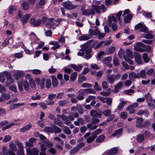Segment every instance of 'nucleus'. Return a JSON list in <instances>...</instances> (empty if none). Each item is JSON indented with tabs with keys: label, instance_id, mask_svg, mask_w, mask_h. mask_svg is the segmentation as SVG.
<instances>
[{
	"label": "nucleus",
	"instance_id": "obj_1",
	"mask_svg": "<svg viewBox=\"0 0 155 155\" xmlns=\"http://www.w3.org/2000/svg\"><path fill=\"white\" fill-rule=\"evenodd\" d=\"M120 76V74H119L116 75L114 74H108L107 75V80L109 83L112 84L117 80L119 79Z\"/></svg>",
	"mask_w": 155,
	"mask_h": 155
},
{
	"label": "nucleus",
	"instance_id": "obj_2",
	"mask_svg": "<svg viewBox=\"0 0 155 155\" xmlns=\"http://www.w3.org/2000/svg\"><path fill=\"white\" fill-rule=\"evenodd\" d=\"M129 9H126L124 11L122 15L124 17V21L125 23H129L132 18V15L131 14L129 13Z\"/></svg>",
	"mask_w": 155,
	"mask_h": 155
},
{
	"label": "nucleus",
	"instance_id": "obj_3",
	"mask_svg": "<svg viewBox=\"0 0 155 155\" xmlns=\"http://www.w3.org/2000/svg\"><path fill=\"white\" fill-rule=\"evenodd\" d=\"M136 29H139V31L141 32H146L148 31V28L143 24L139 23L136 25L135 27Z\"/></svg>",
	"mask_w": 155,
	"mask_h": 155
},
{
	"label": "nucleus",
	"instance_id": "obj_4",
	"mask_svg": "<svg viewBox=\"0 0 155 155\" xmlns=\"http://www.w3.org/2000/svg\"><path fill=\"white\" fill-rule=\"evenodd\" d=\"M63 6L66 9L71 10L76 8V5H73L71 2L68 1L63 3Z\"/></svg>",
	"mask_w": 155,
	"mask_h": 155
},
{
	"label": "nucleus",
	"instance_id": "obj_5",
	"mask_svg": "<svg viewBox=\"0 0 155 155\" xmlns=\"http://www.w3.org/2000/svg\"><path fill=\"white\" fill-rule=\"evenodd\" d=\"M92 8L95 10L96 12L98 13H101V10L102 11V12H104L106 10V8L104 5L103 4L101 5L100 6L92 5Z\"/></svg>",
	"mask_w": 155,
	"mask_h": 155
},
{
	"label": "nucleus",
	"instance_id": "obj_6",
	"mask_svg": "<svg viewBox=\"0 0 155 155\" xmlns=\"http://www.w3.org/2000/svg\"><path fill=\"white\" fill-rule=\"evenodd\" d=\"M16 145L18 148V150L17 152L18 155H24V148L22 143L18 142Z\"/></svg>",
	"mask_w": 155,
	"mask_h": 155
},
{
	"label": "nucleus",
	"instance_id": "obj_7",
	"mask_svg": "<svg viewBox=\"0 0 155 155\" xmlns=\"http://www.w3.org/2000/svg\"><path fill=\"white\" fill-rule=\"evenodd\" d=\"M26 151L27 155H38L39 151L37 149L28 148L27 149Z\"/></svg>",
	"mask_w": 155,
	"mask_h": 155
},
{
	"label": "nucleus",
	"instance_id": "obj_8",
	"mask_svg": "<svg viewBox=\"0 0 155 155\" xmlns=\"http://www.w3.org/2000/svg\"><path fill=\"white\" fill-rule=\"evenodd\" d=\"M29 21L31 24L35 26H39L41 24V21L40 19L35 20L34 18H31Z\"/></svg>",
	"mask_w": 155,
	"mask_h": 155
},
{
	"label": "nucleus",
	"instance_id": "obj_9",
	"mask_svg": "<svg viewBox=\"0 0 155 155\" xmlns=\"http://www.w3.org/2000/svg\"><path fill=\"white\" fill-rule=\"evenodd\" d=\"M117 152V148L114 147L106 151L104 153V154L105 155H114L116 154Z\"/></svg>",
	"mask_w": 155,
	"mask_h": 155
},
{
	"label": "nucleus",
	"instance_id": "obj_10",
	"mask_svg": "<svg viewBox=\"0 0 155 155\" xmlns=\"http://www.w3.org/2000/svg\"><path fill=\"white\" fill-rule=\"evenodd\" d=\"M84 9V7H82L81 8L82 11V14L84 15H88L91 14H94L95 12L92 9L89 10L86 9L83 10Z\"/></svg>",
	"mask_w": 155,
	"mask_h": 155
},
{
	"label": "nucleus",
	"instance_id": "obj_11",
	"mask_svg": "<svg viewBox=\"0 0 155 155\" xmlns=\"http://www.w3.org/2000/svg\"><path fill=\"white\" fill-rule=\"evenodd\" d=\"M112 59V58L110 56L105 58L103 60V63L107 66H108L109 68H111L112 67V65L110 63V62L111 61Z\"/></svg>",
	"mask_w": 155,
	"mask_h": 155
},
{
	"label": "nucleus",
	"instance_id": "obj_12",
	"mask_svg": "<svg viewBox=\"0 0 155 155\" xmlns=\"http://www.w3.org/2000/svg\"><path fill=\"white\" fill-rule=\"evenodd\" d=\"M5 75L6 77L7 78L6 83L8 84H10L13 83L14 81V79L11 77V75L8 72L5 73Z\"/></svg>",
	"mask_w": 155,
	"mask_h": 155
},
{
	"label": "nucleus",
	"instance_id": "obj_13",
	"mask_svg": "<svg viewBox=\"0 0 155 155\" xmlns=\"http://www.w3.org/2000/svg\"><path fill=\"white\" fill-rule=\"evenodd\" d=\"M134 56L135 60L138 64H141L142 63L141 56L137 52H134Z\"/></svg>",
	"mask_w": 155,
	"mask_h": 155
},
{
	"label": "nucleus",
	"instance_id": "obj_14",
	"mask_svg": "<svg viewBox=\"0 0 155 155\" xmlns=\"http://www.w3.org/2000/svg\"><path fill=\"white\" fill-rule=\"evenodd\" d=\"M90 114L92 117L94 118H100L101 117V114L96 110H91L90 112Z\"/></svg>",
	"mask_w": 155,
	"mask_h": 155
},
{
	"label": "nucleus",
	"instance_id": "obj_15",
	"mask_svg": "<svg viewBox=\"0 0 155 155\" xmlns=\"http://www.w3.org/2000/svg\"><path fill=\"white\" fill-rule=\"evenodd\" d=\"M143 119L142 118L138 117L136 121V126L139 128L143 126Z\"/></svg>",
	"mask_w": 155,
	"mask_h": 155
},
{
	"label": "nucleus",
	"instance_id": "obj_16",
	"mask_svg": "<svg viewBox=\"0 0 155 155\" xmlns=\"http://www.w3.org/2000/svg\"><path fill=\"white\" fill-rule=\"evenodd\" d=\"M70 66L73 68L74 71H79L83 67V65L81 64H79L77 66L75 64H71Z\"/></svg>",
	"mask_w": 155,
	"mask_h": 155
},
{
	"label": "nucleus",
	"instance_id": "obj_17",
	"mask_svg": "<svg viewBox=\"0 0 155 155\" xmlns=\"http://www.w3.org/2000/svg\"><path fill=\"white\" fill-rule=\"evenodd\" d=\"M61 117L64 121V123L66 124L69 126L71 123V122L69 120L68 117L65 115L62 114L61 116Z\"/></svg>",
	"mask_w": 155,
	"mask_h": 155
},
{
	"label": "nucleus",
	"instance_id": "obj_18",
	"mask_svg": "<svg viewBox=\"0 0 155 155\" xmlns=\"http://www.w3.org/2000/svg\"><path fill=\"white\" fill-rule=\"evenodd\" d=\"M117 18L114 15L110 16L108 19V23L110 26H111L112 23V21L114 22H117Z\"/></svg>",
	"mask_w": 155,
	"mask_h": 155
},
{
	"label": "nucleus",
	"instance_id": "obj_19",
	"mask_svg": "<svg viewBox=\"0 0 155 155\" xmlns=\"http://www.w3.org/2000/svg\"><path fill=\"white\" fill-rule=\"evenodd\" d=\"M31 16V15L30 14H27L24 15V17L22 18L21 20L22 23L23 24L26 23Z\"/></svg>",
	"mask_w": 155,
	"mask_h": 155
},
{
	"label": "nucleus",
	"instance_id": "obj_20",
	"mask_svg": "<svg viewBox=\"0 0 155 155\" xmlns=\"http://www.w3.org/2000/svg\"><path fill=\"white\" fill-rule=\"evenodd\" d=\"M22 9L24 11L27 10L29 8L28 3L27 2H23L21 4Z\"/></svg>",
	"mask_w": 155,
	"mask_h": 155
},
{
	"label": "nucleus",
	"instance_id": "obj_21",
	"mask_svg": "<svg viewBox=\"0 0 155 155\" xmlns=\"http://www.w3.org/2000/svg\"><path fill=\"white\" fill-rule=\"evenodd\" d=\"M52 79V84L53 86L54 87H57L58 84V81L55 76L52 75L51 77Z\"/></svg>",
	"mask_w": 155,
	"mask_h": 155
},
{
	"label": "nucleus",
	"instance_id": "obj_22",
	"mask_svg": "<svg viewBox=\"0 0 155 155\" xmlns=\"http://www.w3.org/2000/svg\"><path fill=\"white\" fill-rule=\"evenodd\" d=\"M32 126L31 124H29L25 125L24 127L21 128L20 129V131L21 132H24L27 131L30 129Z\"/></svg>",
	"mask_w": 155,
	"mask_h": 155
},
{
	"label": "nucleus",
	"instance_id": "obj_23",
	"mask_svg": "<svg viewBox=\"0 0 155 155\" xmlns=\"http://www.w3.org/2000/svg\"><path fill=\"white\" fill-rule=\"evenodd\" d=\"M25 75L24 73L21 71H17L15 74V79L17 80L20 79L21 77H24Z\"/></svg>",
	"mask_w": 155,
	"mask_h": 155
},
{
	"label": "nucleus",
	"instance_id": "obj_24",
	"mask_svg": "<svg viewBox=\"0 0 155 155\" xmlns=\"http://www.w3.org/2000/svg\"><path fill=\"white\" fill-rule=\"evenodd\" d=\"M129 77L130 80L133 79L135 78H138L140 77L139 74V73L136 74V73L132 72L130 73L129 75Z\"/></svg>",
	"mask_w": 155,
	"mask_h": 155
},
{
	"label": "nucleus",
	"instance_id": "obj_25",
	"mask_svg": "<svg viewBox=\"0 0 155 155\" xmlns=\"http://www.w3.org/2000/svg\"><path fill=\"white\" fill-rule=\"evenodd\" d=\"M122 131V129H120L117 130L114 133L112 134V136L118 137L121 135Z\"/></svg>",
	"mask_w": 155,
	"mask_h": 155
},
{
	"label": "nucleus",
	"instance_id": "obj_26",
	"mask_svg": "<svg viewBox=\"0 0 155 155\" xmlns=\"http://www.w3.org/2000/svg\"><path fill=\"white\" fill-rule=\"evenodd\" d=\"M89 32L90 34L93 35H98L100 33V31L97 28L94 29L89 30Z\"/></svg>",
	"mask_w": 155,
	"mask_h": 155
},
{
	"label": "nucleus",
	"instance_id": "obj_27",
	"mask_svg": "<svg viewBox=\"0 0 155 155\" xmlns=\"http://www.w3.org/2000/svg\"><path fill=\"white\" fill-rule=\"evenodd\" d=\"M91 53V49H88L86 51L85 56L86 59L88 60L91 58L92 55Z\"/></svg>",
	"mask_w": 155,
	"mask_h": 155
},
{
	"label": "nucleus",
	"instance_id": "obj_28",
	"mask_svg": "<svg viewBox=\"0 0 155 155\" xmlns=\"http://www.w3.org/2000/svg\"><path fill=\"white\" fill-rule=\"evenodd\" d=\"M51 19L49 18V28H52L54 30L55 28V26H58V24H56L54 22L53 23V21H51Z\"/></svg>",
	"mask_w": 155,
	"mask_h": 155
},
{
	"label": "nucleus",
	"instance_id": "obj_29",
	"mask_svg": "<svg viewBox=\"0 0 155 155\" xmlns=\"http://www.w3.org/2000/svg\"><path fill=\"white\" fill-rule=\"evenodd\" d=\"M144 137L142 134H139L137 136V140L139 143H141L144 140Z\"/></svg>",
	"mask_w": 155,
	"mask_h": 155
},
{
	"label": "nucleus",
	"instance_id": "obj_30",
	"mask_svg": "<svg viewBox=\"0 0 155 155\" xmlns=\"http://www.w3.org/2000/svg\"><path fill=\"white\" fill-rule=\"evenodd\" d=\"M41 23L45 25L46 26H48V20L47 17H43L41 19Z\"/></svg>",
	"mask_w": 155,
	"mask_h": 155
},
{
	"label": "nucleus",
	"instance_id": "obj_31",
	"mask_svg": "<svg viewBox=\"0 0 155 155\" xmlns=\"http://www.w3.org/2000/svg\"><path fill=\"white\" fill-rule=\"evenodd\" d=\"M126 103V101H122L121 103H119L118 106L117 107V110H121L122 109Z\"/></svg>",
	"mask_w": 155,
	"mask_h": 155
},
{
	"label": "nucleus",
	"instance_id": "obj_32",
	"mask_svg": "<svg viewBox=\"0 0 155 155\" xmlns=\"http://www.w3.org/2000/svg\"><path fill=\"white\" fill-rule=\"evenodd\" d=\"M77 76V73L76 72H74L70 75V79L72 81H74Z\"/></svg>",
	"mask_w": 155,
	"mask_h": 155
},
{
	"label": "nucleus",
	"instance_id": "obj_33",
	"mask_svg": "<svg viewBox=\"0 0 155 155\" xmlns=\"http://www.w3.org/2000/svg\"><path fill=\"white\" fill-rule=\"evenodd\" d=\"M9 146L11 150L14 151H17L18 149L16 145L13 143H11L9 144Z\"/></svg>",
	"mask_w": 155,
	"mask_h": 155
},
{
	"label": "nucleus",
	"instance_id": "obj_34",
	"mask_svg": "<svg viewBox=\"0 0 155 155\" xmlns=\"http://www.w3.org/2000/svg\"><path fill=\"white\" fill-rule=\"evenodd\" d=\"M123 84V83L122 82H120L118 84H117L115 87V91H114V92H117L118 91V89H120L121 86H122V85Z\"/></svg>",
	"mask_w": 155,
	"mask_h": 155
},
{
	"label": "nucleus",
	"instance_id": "obj_35",
	"mask_svg": "<svg viewBox=\"0 0 155 155\" xmlns=\"http://www.w3.org/2000/svg\"><path fill=\"white\" fill-rule=\"evenodd\" d=\"M55 97V94H50L49 95V100H51L50 102H49V105H52L53 104L54 101L52 100Z\"/></svg>",
	"mask_w": 155,
	"mask_h": 155
},
{
	"label": "nucleus",
	"instance_id": "obj_36",
	"mask_svg": "<svg viewBox=\"0 0 155 155\" xmlns=\"http://www.w3.org/2000/svg\"><path fill=\"white\" fill-rule=\"evenodd\" d=\"M90 39L89 36L87 35H83L79 38V39L80 41L87 40Z\"/></svg>",
	"mask_w": 155,
	"mask_h": 155
},
{
	"label": "nucleus",
	"instance_id": "obj_37",
	"mask_svg": "<svg viewBox=\"0 0 155 155\" xmlns=\"http://www.w3.org/2000/svg\"><path fill=\"white\" fill-rule=\"evenodd\" d=\"M23 85L24 89L26 91L28 90L29 89V85L28 82L25 81L23 82Z\"/></svg>",
	"mask_w": 155,
	"mask_h": 155
},
{
	"label": "nucleus",
	"instance_id": "obj_38",
	"mask_svg": "<svg viewBox=\"0 0 155 155\" xmlns=\"http://www.w3.org/2000/svg\"><path fill=\"white\" fill-rule=\"evenodd\" d=\"M122 14V12L121 11L118 12L116 15L115 16L117 19L119 20L120 23H121L122 22V20L120 19V17Z\"/></svg>",
	"mask_w": 155,
	"mask_h": 155
},
{
	"label": "nucleus",
	"instance_id": "obj_39",
	"mask_svg": "<svg viewBox=\"0 0 155 155\" xmlns=\"http://www.w3.org/2000/svg\"><path fill=\"white\" fill-rule=\"evenodd\" d=\"M86 94H95L96 93V91L94 89L92 88L86 89Z\"/></svg>",
	"mask_w": 155,
	"mask_h": 155
},
{
	"label": "nucleus",
	"instance_id": "obj_40",
	"mask_svg": "<svg viewBox=\"0 0 155 155\" xmlns=\"http://www.w3.org/2000/svg\"><path fill=\"white\" fill-rule=\"evenodd\" d=\"M96 138L95 136H94L93 134L92 135L87 138V143H89L93 141Z\"/></svg>",
	"mask_w": 155,
	"mask_h": 155
},
{
	"label": "nucleus",
	"instance_id": "obj_41",
	"mask_svg": "<svg viewBox=\"0 0 155 155\" xmlns=\"http://www.w3.org/2000/svg\"><path fill=\"white\" fill-rule=\"evenodd\" d=\"M142 58L145 62L146 63H147L148 62L149 60V58L148 57V54L147 53L143 54Z\"/></svg>",
	"mask_w": 155,
	"mask_h": 155
},
{
	"label": "nucleus",
	"instance_id": "obj_42",
	"mask_svg": "<svg viewBox=\"0 0 155 155\" xmlns=\"http://www.w3.org/2000/svg\"><path fill=\"white\" fill-rule=\"evenodd\" d=\"M104 139L105 136L103 135H101L96 139V141L97 142H101Z\"/></svg>",
	"mask_w": 155,
	"mask_h": 155
},
{
	"label": "nucleus",
	"instance_id": "obj_43",
	"mask_svg": "<svg viewBox=\"0 0 155 155\" xmlns=\"http://www.w3.org/2000/svg\"><path fill=\"white\" fill-rule=\"evenodd\" d=\"M29 83L31 87L33 88L35 87V84L34 80L32 78H30L29 79Z\"/></svg>",
	"mask_w": 155,
	"mask_h": 155
},
{
	"label": "nucleus",
	"instance_id": "obj_44",
	"mask_svg": "<svg viewBox=\"0 0 155 155\" xmlns=\"http://www.w3.org/2000/svg\"><path fill=\"white\" fill-rule=\"evenodd\" d=\"M102 113L105 116L108 117L111 114V111L109 110H107L103 111Z\"/></svg>",
	"mask_w": 155,
	"mask_h": 155
},
{
	"label": "nucleus",
	"instance_id": "obj_45",
	"mask_svg": "<svg viewBox=\"0 0 155 155\" xmlns=\"http://www.w3.org/2000/svg\"><path fill=\"white\" fill-rule=\"evenodd\" d=\"M126 110H129V113L130 114H133L135 112L134 108L130 106H129L127 108Z\"/></svg>",
	"mask_w": 155,
	"mask_h": 155
},
{
	"label": "nucleus",
	"instance_id": "obj_46",
	"mask_svg": "<svg viewBox=\"0 0 155 155\" xmlns=\"http://www.w3.org/2000/svg\"><path fill=\"white\" fill-rule=\"evenodd\" d=\"M15 124L14 123H10L8 125L3 127L2 129L3 131H4L6 129L9 128L11 126L14 125Z\"/></svg>",
	"mask_w": 155,
	"mask_h": 155
},
{
	"label": "nucleus",
	"instance_id": "obj_47",
	"mask_svg": "<svg viewBox=\"0 0 155 155\" xmlns=\"http://www.w3.org/2000/svg\"><path fill=\"white\" fill-rule=\"evenodd\" d=\"M94 89L97 91H100L101 90V87L99 86L97 82H95L94 86Z\"/></svg>",
	"mask_w": 155,
	"mask_h": 155
},
{
	"label": "nucleus",
	"instance_id": "obj_48",
	"mask_svg": "<svg viewBox=\"0 0 155 155\" xmlns=\"http://www.w3.org/2000/svg\"><path fill=\"white\" fill-rule=\"evenodd\" d=\"M134 91L132 89H129L126 90L124 91V93L128 95H131L132 94L134 93Z\"/></svg>",
	"mask_w": 155,
	"mask_h": 155
},
{
	"label": "nucleus",
	"instance_id": "obj_49",
	"mask_svg": "<svg viewBox=\"0 0 155 155\" xmlns=\"http://www.w3.org/2000/svg\"><path fill=\"white\" fill-rule=\"evenodd\" d=\"M113 62L114 65L115 66H118L120 64L117 57H114L113 60Z\"/></svg>",
	"mask_w": 155,
	"mask_h": 155
},
{
	"label": "nucleus",
	"instance_id": "obj_50",
	"mask_svg": "<svg viewBox=\"0 0 155 155\" xmlns=\"http://www.w3.org/2000/svg\"><path fill=\"white\" fill-rule=\"evenodd\" d=\"M16 10V7L14 5H12L9 7V10H8V13L10 14H12V12L13 11H15Z\"/></svg>",
	"mask_w": 155,
	"mask_h": 155
},
{
	"label": "nucleus",
	"instance_id": "obj_51",
	"mask_svg": "<svg viewBox=\"0 0 155 155\" xmlns=\"http://www.w3.org/2000/svg\"><path fill=\"white\" fill-rule=\"evenodd\" d=\"M63 130L64 133L66 134H71V131L68 128L66 127H64L63 128Z\"/></svg>",
	"mask_w": 155,
	"mask_h": 155
},
{
	"label": "nucleus",
	"instance_id": "obj_52",
	"mask_svg": "<svg viewBox=\"0 0 155 155\" xmlns=\"http://www.w3.org/2000/svg\"><path fill=\"white\" fill-rule=\"evenodd\" d=\"M97 125H93L91 124H89L87 126V127L90 129V130H94L96 129L97 127Z\"/></svg>",
	"mask_w": 155,
	"mask_h": 155
},
{
	"label": "nucleus",
	"instance_id": "obj_53",
	"mask_svg": "<svg viewBox=\"0 0 155 155\" xmlns=\"http://www.w3.org/2000/svg\"><path fill=\"white\" fill-rule=\"evenodd\" d=\"M145 98L146 99L147 102L149 101H152V97L151 95L149 94H146L145 96Z\"/></svg>",
	"mask_w": 155,
	"mask_h": 155
},
{
	"label": "nucleus",
	"instance_id": "obj_54",
	"mask_svg": "<svg viewBox=\"0 0 155 155\" xmlns=\"http://www.w3.org/2000/svg\"><path fill=\"white\" fill-rule=\"evenodd\" d=\"M86 93V89H80L78 92V95H84Z\"/></svg>",
	"mask_w": 155,
	"mask_h": 155
},
{
	"label": "nucleus",
	"instance_id": "obj_55",
	"mask_svg": "<svg viewBox=\"0 0 155 155\" xmlns=\"http://www.w3.org/2000/svg\"><path fill=\"white\" fill-rule=\"evenodd\" d=\"M79 151V149L76 147L74 148L70 151V153L71 155H73Z\"/></svg>",
	"mask_w": 155,
	"mask_h": 155
},
{
	"label": "nucleus",
	"instance_id": "obj_56",
	"mask_svg": "<svg viewBox=\"0 0 155 155\" xmlns=\"http://www.w3.org/2000/svg\"><path fill=\"white\" fill-rule=\"evenodd\" d=\"M141 47H139L138 46H134V48L135 50L139 51L140 52H144V48H141Z\"/></svg>",
	"mask_w": 155,
	"mask_h": 155
},
{
	"label": "nucleus",
	"instance_id": "obj_57",
	"mask_svg": "<svg viewBox=\"0 0 155 155\" xmlns=\"http://www.w3.org/2000/svg\"><path fill=\"white\" fill-rule=\"evenodd\" d=\"M148 106L150 110H152L155 109V105L150 102L148 103Z\"/></svg>",
	"mask_w": 155,
	"mask_h": 155
},
{
	"label": "nucleus",
	"instance_id": "obj_58",
	"mask_svg": "<svg viewBox=\"0 0 155 155\" xmlns=\"http://www.w3.org/2000/svg\"><path fill=\"white\" fill-rule=\"evenodd\" d=\"M140 77L144 78L146 77V72L145 70H141L140 71Z\"/></svg>",
	"mask_w": 155,
	"mask_h": 155
},
{
	"label": "nucleus",
	"instance_id": "obj_59",
	"mask_svg": "<svg viewBox=\"0 0 155 155\" xmlns=\"http://www.w3.org/2000/svg\"><path fill=\"white\" fill-rule=\"evenodd\" d=\"M126 54L127 56L128 57L131 58H133L132 52L130 50H127L126 51Z\"/></svg>",
	"mask_w": 155,
	"mask_h": 155
},
{
	"label": "nucleus",
	"instance_id": "obj_60",
	"mask_svg": "<svg viewBox=\"0 0 155 155\" xmlns=\"http://www.w3.org/2000/svg\"><path fill=\"white\" fill-rule=\"evenodd\" d=\"M92 85L91 84L87 83H84L82 84V87L84 88H90L91 87Z\"/></svg>",
	"mask_w": 155,
	"mask_h": 155
},
{
	"label": "nucleus",
	"instance_id": "obj_61",
	"mask_svg": "<svg viewBox=\"0 0 155 155\" xmlns=\"http://www.w3.org/2000/svg\"><path fill=\"white\" fill-rule=\"evenodd\" d=\"M89 45V43H86L84 45H83L82 46V48H81V50L82 51H86L88 49V45Z\"/></svg>",
	"mask_w": 155,
	"mask_h": 155
},
{
	"label": "nucleus",
	"instance_id": "obj_62",
	"mask_svg": "<svg viewBox=\"0 0 155 155\" xmlns=\"http://www.w3.org/2000/svg\"><path fill=\"white\" fill-rule=\"evenodd\" d=\"M18 84L19 90L20 91H22L23 90L22 82L18 81Z\"/></svg>",
	"mask_w": 155,
	"mask_h": 155
},
{
	"label": "nucleus",
	"instance_id": "obj_63",
	"mask_svg": "<svg viewBox=\"0 0 155 155\" xmlns=\"http://www.w3.org/2000/svg\"><path fill=\"white\" fill-rule=\"evenodd\" d=\"M11 136L9 135H6L4 138L3 140V141L4 142H6L10 140Z\"/></svg>",
	"mask_w": 155,
	"mask_h": 155
},
{
	"label": "nucleus",
	"instance_id": "obj_64",
	"mask_svg": "<svg viewBox=\"0 0 155 155\" xmlns=\"http://www.w3.org/2000/svg\"><path fill=\"white\" fill-rule=\"evenodd\" d=\"M115 50V48L114 46L108 48L107 53L108 54H111Z\"/></svg>",
	"mask_w": 155,
	"mask_h": 155
}]
</instances>
